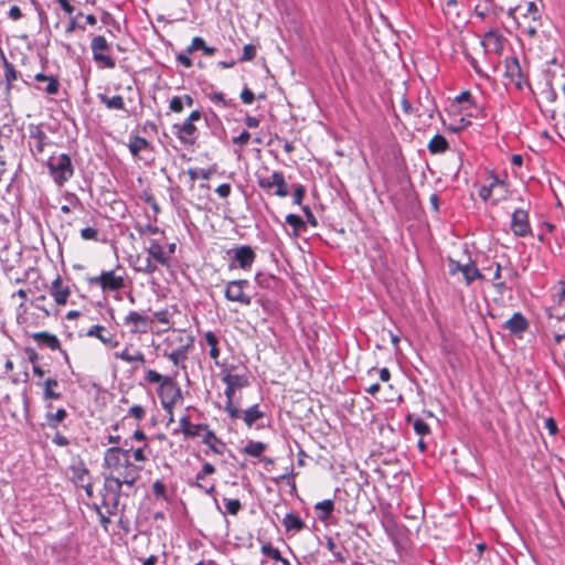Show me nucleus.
Returning <instances> with one entry per match:
<instances>
[{
	"label": "nucleus",
	"instance_id": "nucleus-1",
	"mask_svg": "<svg viewBox=\"0 0 565 565\" xmlns=\"http://www.w3.org/2000/svg\"><path fill=\"white\" fill-rule=\"evenodd\" d=\"M131 449L113 446L103 456V471L122 478L127 487H134L140 478L141 467L130 460Z\"/></svg>",
	"mask_w": 565,
	"mask_h": 565
},
{
	"label": "nucleus",
	"instance_id": "nucleus-2",
	"mask_svg": "<svg viewBox=\"0 0 565 565\" xmlns=\"http://www.w3.org/2000/svg\"><path fill=\"white\" fill-rule=\"evenodd\" d=\"M235 366H223L221 370V380L226 385L224 394L226 397L224 411L227 413L230 418H241V411L234 402L235 392L238 388H243L249 385V377L246 373L233 374L232 370Z\"/></svg>",
	"mask_w": 565,
	"mask_h": 565
},
{
	"label": "nucleus",
	"instance_id": "nucleus-3",
	"mask_svg": "<svg viewBox=\"0 0 565 565\" xmlns=\"http://www.w3.org/2000/svg\"><path fill=\"white\" fill-rule=\"evenodd\" d=\"M103 478V505L106 508L108 515H114L118 510L122 488L126 486V482L122 481V478L104 471Z\"/></svg>",
	"mask_w": 565,
	"mask_h": 565
},
{
	"label": "nucleus",
	"instance_id": "nucleus-4",
	"mask_svg": "<svg viewBox=\"0 0 565 565\" xmlns=\"http://www.w3.org/2000/svg\"><path fill=\"white\" fill-rule=\"evenodd\" d=\"M47 168L55 184L62 186L74 175L72 159L66 153L53 154L47 160Z\"/></svg>",
	"mask_w": 565,
	"mask_h": 565
},
{
	"label": "nucleus",
	"instance_id": "nucleus-5",
	"mask_svg": "<svg viewBox=\"0 0 565 565\" xmlns=\"http://www.w3.org/2000/svg\"><path fill=\"white\" fill-rule=\"evenodd\" d=\"M157 393L166 412H170V408H174V405L183 399L179 384L171 376L164 379V382L159 385Z\"/></svg>",
	"mask_w": 565,
	"mask_h": 565
},
{
	"label": "nucleus",
	"instance_id": "nucleus-6",
	"mask_svg": "<svg viewBox=\"0 0 565 565\" xmlns=\"http://www.w3.org/2000/svg\"><path fill=\"white\" fill-rule=\"evenodd\" d=\"M89 285L99 286L103 291H119L125 288V279L117 270H103L99 275L88 277Z\"/></svg>",
	"mask_w": 565,
	"mask_h": 565
},
{
	"label": "nucleus",
	"instance_id": "nucleus-7",
	"mask_svg": "<svg viewBox=\"0 0 565 565\" xmlns=\"http://www.w3.org/2000/svg\"><path fill=\"white\" fill-rule=\"evenodd\" d=\"M257 182L258 185L267 192H270L271 189L275 188L274 193L279 198H285L289 194L288 184L285 180L284 173L280 171H274L269 175L258 174Z\"/></svg>",
	"mask_w": 565,
	"mask_h": 565
},
{
	"label": "nucleus",
	"instance_id": "nucleus-8",
	"mask_svg": "<svg viewBox=\"0 0 565 565\" xmlns=\"http://www.w3.org/2000/svg\"><path fill=\"white\" fill-rule=\"evenodd\" d=\"M248 287L249 281L246 279L231 280L226 284L224 296L231 302L250 306L252 297L245 292Z\"/></svg>",
	"mask_w": 565,
	"mask_h": 565
},
{
	"label": "nucleus",
	"instance_id": "nucleus-9",
	"mask_svg": "<svg viewBox=\"0 0 565 565\" xmlns=\"http://www.w3.org/2000/svg\"><path fill=\"white\" fill-rule=\"evenodd\" d=\"M510 228L515 237L532 235L529 211L522 207L515 209L511 215Z\"/></svg>",
	"mask_w": 565,
	"mask_h": 565
},
{
	"label": "nucleus",
	"instance_id": "nucleus-10",
	"mask_svg": "<svg viewBox=\"0 0 565 565\" xmlns=\"http://www.w3.org/2000/svg\"><path fill=\"white\" fill-rule=\"evenodd\" d=\"M228 254L233 255V262L230 264V268L237 266L244 270L250 269L255 259L256 253L248 245L236 246L228 250Z\"/></svg>",
	"mask_w": 565,
	"mask_h": 565
},
{
	"label": "nucleus",
	"instance_id": "nucleus-11",
	"mask_svg": "<svg viewBox=\"0 0 565 565\" xmlns=\"http://www.w3.org/2000/svg\"><path fill=\"white\" fill-rule=\"evenodd\" d=\"M31 338L40 348H47L51 351H58L62 354L65 363L68 365L71 364L68 353L62 348L61 342L55 334L47 331H41L32 333Z\"/></svg>",
	"mask_w": 565,
	"mask_h": 565
},
{
	"label": "nucleus",
	"instance_id": "nucleus-12",
	"mask_svg": "<svg viewBox=\"0 0 565 565\" xmlns=\"http://www.w3.org/2000/svg\"><path fill=\"white\" fill-rule=\"evenodd\" d=\"M152 320L138 311H130L124 318V326L129 328V332L132 334L147 333L151 327Z\"/></svg>",
	"mask_w": 565,
	"mask_h": 565
},
{
	"label": "nucleus",
	"instance_id": "nucleus-13",
	"mask_svg": "<svg viewBox=\"0 0 565 565\" xmlns=\"http://www.w3.org/2000/svg\"><path fill=\"white\" fill-rule=\"evenodd\" d=\"M90 49L96 62H102L107 68H114L116 66L115 61L110 56L104 54V51L109 49V44L104 36H95L92 40Z\"/></svg>",
	"mask_w": 565,
	"mask_h": 565
},
{
	"label": "nucleus",
	"instance_id": "nucleus-14",
	"mask_svg": "<svg viewBox=\"0 0 565 565\" xmlns=\"http://www.w3.org/2000/svg\"><path fill=\"white\" fill-rule=\"evenodd\" d=\"M521 12V15L526 19L530 18L532 22H539L541 19L539 8L534 1H525L524 3H520L514 8H510L508 11V15L513 20H516V13Z\"/></svg>",
	"mask_w": 565,
	"mask_h": 565
},
{
	"label": "nucleus",
	"instance_id": "nucleus-15",
	"mask_svg": "<svg viewBox=\"0 0 565 565\" xmlns=\"http://www.w3.org/2000/svg\"><path fill=\"white\" fill-rule=\"evenodd\" d=\"M50 295L58 306H65L68 297L71 296V288L68 285L63 282L60 275L55 277L50 286Z\"/></svg>",
	"mask_w": 565,
	"mask_h": 565
},
{
	"label": "nucleus",
	"instance_id": "nucleus-16",
	"mask_svg": "<svg viewBox=\"0 0 565 565\" xmlns=\"http://www.w3.org/2000/svg\"><path fill=\"white\" fill-rule=\"evenodd\" d=\"M86 335L89 338H97L102 343L109 345L110 348H116L118 345L115 334L100 324L90 327L87 330Z\"/></svg>",
	"mask_w": 565,
	"mask_h": 565
},
{
	"label": "nucleus",
	"instance_id": "nucleus-17",
	"mask_svg": "<svg viewBox=\"0 0 565 565\" xmlns=\"http://www.w3.org/2000/svg\"><path fill=\"white\" fill-rule=\"evenodd\" d=\"M481 43L486 52L501 54L503 51V36L495 31L487 32Z\"/></svg>",
	"mask_w": 565,
	"mask_h": 565
},
{
	"label": "nucleus",
	"instance_id": "nucleus-18",
	"mask_svg": "<svg viewBox=\"0 0 565 565\" xmlns=\"http://www.w3.org/2000/svg\"><path fill=\"white\" fill-rule=\"evenodd\" d=\"M173 129L175 130V136L182 143L192 145L194 142V135L196 132L194 124L184 120L180 125L175 124Z\"/></svg>",
	"mask_w": 565,
	"mask_h": 565
},
{
	"label": "nucleus",
	"instance_id": "nucleus-19",
	"mask_svg": "<svg viewBox=\"0 0 565 565\" xmlns=\"http://www.w3.org/2000/svg\"><path fill=\"white\" fill-rule=\"evenodd\" d=\"M215 472V467L210 463L205 462L201 469L195 476L196 481L192 484V487L199 488L203 490L206 494L213 495L215 493V484L212 483L210 487H206L201 481L204 480V478L209 475H213Z\"/></svg>",
	"mask_w": 565,
	"mask_h": 565
},
{
	"label": "nucleus",
	"instance_id": "nucleus-20",
	"mask_svg": "<svg viewBox=\"0 0 565 565\" xmlns=\"http://www.w3.org/2000/svg\"><path fill=\"white\" fill-rule=\"evenodd\" d=\"M132 345H126L125 349L120 352H115L114 358L117 360H121L126 363H141L146 362L145 354L140 350H132Z\"/></svg>",
	"mask_w": 565,
	"mask_h": 565
},
{
	"label": "nucleus",
	"instance_id": "nucleus-21",
	"mask_svg": "<svg viewBox=\"0 0 565 565\" xmlns=\"http://www.w3.org/2000/svg\"><path fill=\"white\" fill-rule=\"evenodd\" d=\"M503 328L509 330L512 334H520L529 328V323L521 312H515L504 322Z\"/></svg>",
	"mask_w": 565,
	"mask_h": 565
},
{
	"label": "nucleus",
	"instance_id": "nucleus-22",
	"mask_svg": "<svg viewBox=\"0 0 565 565\" xmlns=\"http://www.w3.org/2000/svg\"><path fill=\"white\" fill-rule=\"evenodd\" d=\"M29 137L34 140L36 153H42L46 146L47 136L40 125H29Z\"/></svg>",
	"mask_w": 565,
	"mask_h": 565
},
{
	"label": "nucleus",
	"instance_id": "nucleus-23",
	"mask_svg": "<svg viewBox=\"0 0 565 565\" xmlns=\"http://www.w3.org/2000/svg\"><path fill=\"white\" fill-rule=\"evenodd\" d=\"M72 481L77 486H84L89 480V470L83 461L74 462L71 465Z\"/></svg>",
	"mask_w": 565,
	"mask_h": 565
},
{
	"label": "nucleus",
	"instance_id": "nucleus-24",
	"mask_svg": "<svg viewBox=\"0 0 565 565\" xmlns=\"http://www.w3.org/2000/svg\"><path fill=\"white\" fill-rule=\"evenodd\" d=\"M146 250L149 254L148 257L153 258L158 264L162 266L169 264V256L158 242L150 241L149 246L146 248Z\"/></svg>",
	"mask_w": 565,
	"mask_h": 565
},
{
	"label": "nucleus",
	"instance_id": "nucleus-25",
	"mask_svg": "<svg viewBox=\"0 0 565 565\" xmlns=\"http://www.w3.org/2000/svg\"><path fill=\"white\" fill-rule=\"evenodd\" d=\"M181 431L186 437H198L202 430H205L207 425L196 424L193 425L190 422V417L188 415L182 416L179 420Z\"/></svg>",
	"mask_w": 565,
	"mask_h": 565
},
{
	"label": "nucleus",
	"instance_id": "nucleus-26",
	"mask_svg": "<svg viewBox=\"0 0 565 565\" xmlns=\"http://www.w3.org/2000/svg\"><path fill=\"white\" fill-rule=\"evenodd\" d=\"M38 385H40V383H38ZM41 386L43 387L44 401L60 399L62 397V394L55 391V388L58 387V382L55 377L46 379Z\"/></svg>",
	"mask_w": 565,
	"mask_h": 565
},
{
	"label": "nucleus",
	"instance_id": "nucleus-27",
	"mask_svg": "<svg viewBox=\"0 0 565 565\" xmlns=\"http://www.w3.org/2000/svg\"><path fill=\"white\" fill-rule=\"evenodd\" d=\"M202 441L209 446L214 454H223L224 444L217 438L215 433L209 428V426L205 429Z\"/></svg>",
	"mask_w": 565,
	"mask_h": 565
},
{
	"label": "nucleus",
	"instance_id": "nucleus-28",
	"mask_svg": "<svg viewBox=\"0 0 565 565\" xmlns=\"http://www.w3.org/2000/svg\"><path fill=\"white\" fill-rule=\"evenodd\" d=\"M507 75L515 83L518 88H522L523 82H522V72L520 63L516 58L511 60L507 64Z\"/></svg>",
	"mask_w": 565,
	"mask_h": 565
},
{
	"label": "nucleus",
	"instance_id": "nucleus-29",
	"mask_svg": "<svg viewBox=\"0 0 565 565\" xmlns=\"http://www.w3.org/2000/svg\"><path fill=\"white\" fill-rule=\"evenodd\" d=\"M2 61L4 68L6 88L7 92H10L12 88V83L18 79L19 72L15 70L14 65L7 60V57L3 54Z\"/></svg>",
	"mask_w": 565,
	"mask_h": 565
},
{
	"label": "nucleus",
	"instance_id": "nucleus-30",
	"mask_svg": "<svg viewBox=\"0 0 565 565\" xmlns=\"http://www.w3.org/2000/svg\"><path fill=\"white\" fill-rule=\"evenodd\" d=\"M265 416L264 412H262L258 405H253L244 412H241V417L247 427H252L255 422L263 418Z\"/></svg>",
	"mask_w": 565,
	"mask_h": 565
},
{
	"label": "nucleus",
	"instance_id": "nucleus-31",
	"mask_svg": "<svg viewBox=\"0 0 565 565\" xmlns=\"http://www.w3.org/2000/svg\"><path fill=\"white\" fill-rule=\"evenodd\" d=\"M204 340L210 347V356L214 360L215 365L220 366L218 358H220V349H218V339L214 332L207 331L204 334Z\"/></svg>",
	"mask_w": 565,
	"mask_h": 565
},
{
	"label": "nucleus",
	"instance_id": "nucleus-32",
	"mask_svg": "<svg viewBox=\"0 0 565 565\" xmlns=\"http://www.w3.org/2000/svg\"><path fill=\"white\" fill-rule=\"evenodd\" d=\"M98 99L102 104H104L108 109H125V102L120 95H115L113 97H108L105 94H99Z\"/></svg>",
	"mask_w": 565,
	"mask_h": 565
},
{
	"label": "nucleus",
	"instance_id": "nucleus-33",
	"mask_svg": "<svg viewBox=\"0 0 565 565\" xmlns=\"http://www.w3.org/2000/svg\"><path fill=\"white\" fill-rule=\"evenodd\" d=\"M266 448L267 445L262 441L248 440L247 444L242 449V452L247 456L258 458L266 450Z\"/></svg>",
	"mask_w": 565,
	"mask_h": 565
},
{
	"label": "nucleus",
	"instance_id": "nucleus-34",
	"mask_svg": "<svg viewBox=\"0 0 565 565\" xmlns=\"http://www.w3.org/2000/svg\"><path fill=\"white\" fill-rule=\"evenodd\" d=\"M286 531L299 532L305 527V522L295 513H288L282 520Z\"/></svg>",
	"mask_w": 565,
	"mask_h": 565
},
{
	"label": "nucleus",
	"instance_id": "nucleus-35",
	"mask_svg": "<svg viewBox=\"0 0 565 565\" xmlns=\"http://www.w3.org/2000/svg\"><path fill=\"white\" fill-rule=\"evenodd\" d=\"M495 188L502 189V184L500 183V179L498 177L491 175L489 184L482 185L479 189V196L483 201H487L488 199H490L492 196L493 192L495 191Z\"/></svg>",
	"mask_w": 565,
	"mask_h": 565
},
{
	"label": "nucleus",
	"instance_id": "nucleus-36",
	"mask_svg": "<svg viewBox=\"0 0 565 565\" xmlns=\"http://www.w3.org/2000/svg\"><path fill=\"white\" fill-rule=\"evenodd\" d=\"M448 142L446 138L441 135H435L430 141L428 142V150L430 153H443L447 150Z\"/></svg>",
	"mask_w": 565,
	"mask_h": 565
},
{
	"label": "nucleus",
	"instance_id": "nucleus-37",
	"mask_svg": "<svg viewBox=\"0 0 565 565\" xmlns=\"http://www.w3.org/2000/svg\"><path fill=\"white\" fill-rule=\"evenodd\" d=\"M67 417V412L64 408H58L55 413L49 412L45 415L46 424L50 428L56 429L58 424Z\"/></svg>",
	"mask_w": 565,
	"mask_h": 565
},
{
	"label": "nucleus",
	"instance_id": "nucleus-38",
	"mask_svg": "<svg viewBox=\"0 0 565 565\" xmlns=\"http://www.w3.org/2000/svg\"><path fill=\"white\" fill-rule=\"evenodd\" d=\"M262 553L267 557H270L277 562H280L282 565H290V562L287 558H284L278 548L274 547L271 544H264L260 548Z\"/></svg>",
	"mask_w": 565,
	"mask_h": 565
},
{
	"label": "nucleus",
	"instance_id": "nucleus-39",
	"mask_svg": "<svg viewBox=\"0 0 565 565\" xmlns=\"http://www.w3.org/2000/svg\"><path fill=\"white\" fill-rule=\"evenodd\" d=\"M149 147V142L147 139L142 137L136 136L130 142H129V150L134 157L138 156V153Z\"/></svg>",
	"mask_w": 565,
	"mask_h": 565
},
{
	"label": "nucleus",
	"instance_id": "nucleus-40",
	"mask_svg": "<svg viewBox=\"0 0 565 565\" xmlns=\"http://www.w3.org/2000/svg\"><path fill=\"white\" fill-rule=\"evenodd\" d=\"M462 275L467 284H471L473 280L481 278L479 269L473 264H468L462 267Z\"/></svg>",
	"mask_w": 565,
	"mask_h": 565
},
{
	"label": "nucleus",
	"instance_id": "nucleus-41",
	"mask_svg": "<svg viewBox=\"0 0 565 565\" xmlns=\"http://www.w3.org/2000/svg\"><path fill=\"white\" fill-rule=\"evenodd\" d=\"M150 454L151 448L149 447L148 444H143V446L132 450V458L135 462H146L149 459Z\"/></svg>",
	"mask_w": 565,
	"mask_h": 565
},
{
	"label": "nucleus",
	"instance_id": "nucleus-42",
	"mask_svg": "<svg viewBox=\"0 0 565 565\" xmlns=\"http://www.w3.org/2000/svg\"><path fill=\"white\" fill-rule=\"evenodd\" d=\"M316 510L321 511L322 514L319 516L320 520L328 519L333 512L334 504L332 500H323L316 504Z\"/></svg>",
	"mask_w": 565,
	"mask_h": 565
},
{
	"label": "nucleus",
	"instance_id": "nucleus-43",
	"mask_svg": "<svg viewBox=\"0 0 565 565\" xmlns=\"http://www.w3.org/2000/svg\"><path fill=\"white\" fill-rule=\"evenodd\" d=\"M136 270L145 274H153L157 270V266L152 263L150 257L145 259L138 258V263L136 265Z\"/></svg>",
	"mask_w": 565,
	"mask_h": 565
},
{
	"label": "nucleus",
	"instance_id": "nucleus-44",
	"mask_svg": "<svg viewBox=\"0 0 565 565\" xmlns=\"http://www.w3.org/2000/svg\"><path fill=\"white\" fill-rule=\"evenodd\" d=\"M286 222L294 227L295 235H297L298 231L303 230L306 227L303 220L296 214H288L286 216Z\"/></svg>",
	"mask_w": 565,
	"mask_h": 565
},
{
	"label": "nucleus",
	"instance_id": "nucleus-45",
	"mask_svg": "<svg viewBox=\"0 0 565 565\" xmlns=\"http://www.w3.org/2000/svg\"><path fill=\"white\" fill-rule=\"evenodd\" d=\"M226 512L231 515H236L241 509L242 503L238 499H224Z\"/></svg>",
	"mask_w": 565,
	"mask_h": 565
},
{
	"label": "nucleus",
	"instance_id": "nucleus-46",
	"mask_svg": "<svg viewBox=\"0 0 565 565\" xmlns=\"http://www.w3.org/2000/svg\"><path fill=\"white\" fill-rule=\"evenodd\" d=\"M146 408L141 405H132L128 411V417L135 418L137 422H140L146 416Z\"/></svg>",
	"mask_w": 565,
	"mask_h": 565
},
{
	"label": "nucleus",
	"instance_id": "nucleus-47",
	"mask_svg": "<svg viewBox=\"0 0 565 565\" xmlns=\"http://www.w3.org/2000/svg\"><path fill=\"white\" fill-rule=\"evenodd\" d=\"M327 547L332 553L337 561H339L340 563H345V557L343 556L342 552L338 548L337 544L331 537L327 540Z\"/></svg>",
	"mask_w": 565,
	"mask_h": 565
},
{
	"label": "nucleus",
	"instance_id": "nucleus-48",
	"mask_svg": "<svg viewBox=\"0 0 565 565\" xmlns=\"http://www.w3.org/2000/svg\"><path fill=\"white\" fill-rule=\"evenodd\" d=\"M414 430L419 436H426L430 433L429 426L422 419L416 418L413 423Z\"/></svg>",
	"mask_w": 565,
	"mask_h": 565
},
{
	"label": "nucleus",
	"instance_id": "nucleus-49",
	"mask_svg": "<svg viewBox=\"0 0 565 565\" xmlns=\"http://www.w3.org/2000/svg\"><path fill=\"white\" fill-rule=\"evenodd\" d=\"M257 47L254 44H246L243 47V55L239 58V62H248L252 61L256 56Z\"/></svg>",
	"mask_w": 565,
	"mask_h": 565
},
{
	"label": "nucleus",
	"instance_id": "nucleus-50",
	"mask_svg": "<svg viewBox=\"0 0 565 565\" xmlns=\"http://www.w3.org/2000/svg\"><path fill=\"white\" fill-rule=\"evenodd\" d=\"M500 183L502 184L501 188H495V191L493 192L492 196L494 198L493 204L499 203L500 201H503L508 198V185L504 181L500 180Z\"/></svg>",
	"mask_w": 565,
	"mask_h": 565
},
{
	"label": "nucleus",
	"instance_id": "nucleus-51",
	"mask_svg": "<svg viewBox=\"0 0 565 565\" xmlns=\"http://www.w3.org/2000/svg\"><path fill=\"white\" fill-rule=\"evenodd\" d=\"M58 89H60V82H58L57 77L51 75V78H49V81L46 82L44 92L50 95H55L58 93Z\"/></svg>",
	"mask_w": 565,
	"mask_h": 565
},
{
	"label": "nucleus",
	"instance_id": "nucleus-52",
	"mask_svg": "<svg viewBox=\"0 0 565 565\" xmlns=\"http://www.w3.org/2000/svg\"><path fill=\"white\" fill-rule=\"evenodd\" d=\"M152 492L157 498L167 499V487L161 480L153 482Z\"/></svg>",
	"mask_w": 565,
	"mask_h": 565
},
{
	"label": "nucleus",
	"instance_id": "nucleus-53",
	"mask_svg": "<svg viewBox=\"0 0 565 565\" xmlns=\"http://www.w3.org/2000/svg\"><path fill=\"white\" fill-rule=\"evenodd\" d=\"M168 377L169 376L161 375L160 373H158L154 370H149L146 373V380L149 383H156V384H159V385H161V383L164 382V379H168Z\"/></svg>",
	"mask_w": 565,
	"mask_h": 565
},
{
	"label": "nucleus",
	"instance_id": "nucleus-54",
	"mask_svg": "<svg viewBox=\"0 0 565 565\" xmlns=\"http://www.w3.org/2000/svg\"><path fill=\"white\" fill-rule=\"evenodd\" d=\"M205 44V41L201 36H195L192 39L191 44L186 47V53L191 54L198 50H202Z\"/></svg>",
	"mask_w": 565,
	"mask_h": 565
},
{
	"label": "nucleus",
	"instance_id": "nucleus-55",
	"mask_svg": "<svg viewBox=\"0 0 565 565\" xmlns=\"http://www.w3.org/2000/svg\"><path fill=\"white\" fill-rule=\"evenodd\" d=\"M188 175L191 181L196 180L198 178H202L203 180H209L211 177V172L209 170H201L200 172L196 169H189Z\"/></svg>",
	"mask_w": 565,
	"mask_h": 565
},
{
	"label": "nucleus",
	"instance_id": "nucleus-56",
	"mask_svg": "<svg viewBox=\"0 0 565 565\" xmlns=\"http://www.w3.org/2000/svg\"><path fill=\"white\" fill-rule=\"evenodd\" d=\"M169 108L171 111L173 113H182L183 111V102L181 99L180 96H173L171 99H170V103H169Z\"/></svg>",
	"mask_w": 565,
	"mask_h": 565
},
{
	"label": "nucleus",
	"instance_id": "nucleus-57",
	"mask_svg": "<svg viewBox=\"0 0 565 565\" xmlns=\"http://www.w3.org/2000/svg\"><path fill=\"white\" fill-rule=\"evenodd\" d=\"M98 231L94 227H85L81 231V237L85 241H96Z\"/></svg>",
	"mask_w": 565,
	"mask_h": 565
},
{
	"label": "nucleus",
	"instance_id": "nucleus-58",
	"mask_svg": "<svg viewBox=\"0 0 565 565\" xmlns=\"http://www.w3.org/2000/svg\"><path fill=\"white\" fill-rule=\"evenodd\" d=\"M168 358L174 365H179V363L185 359V352L182 349H178L169 353Z\"/></svg>",
	"mask_w": 565,
	"mask_h": 565
},
{
	"label": "nucleus",
	"instance_id": "nucleus-59",
	"mask_svg": "<svg viewBox=\"0 0 565 565\" xmlns=\"http://www.w3.org/2000/svg\"><path fill=\"white\" fill-rule=\"evenodd\" d=\"M241 99L244 104L250 105L255 100V95L248 87H245L241 93Z\"/></svg>",
	"mask_w": 565,
	"mask_h": 565
},
{
	"label": "nucleus",
	"instance_id": "nucleus-60",
	"mask_svg": "<svg viewBox=\"0 0 565 565\" xmlns=\"http://www.w3.org/2000/svg\"><path fill=\"white\" fill-rule=\"evenodd\" d=\"M250 139V134L246 130L242 131L237 137L233 138V143L238 146H245Z\"/></svg>",
	"mask_w": 565,
	"mask_h": 565
},
{
	"label": "nucleus",
	"instance_id": "nucleus-61",
	"mask_svg": "<svg viewBox=\"0 0 565 565\" xmlns=\"http://www.w3.org/2000/svg\"><path fill=\"white\" fill-rule=\"evenodd\" d=\"M210 99L213 102V103H220L222 104L224 107H228L231 106L232 104L230 102H227L224 97V94L222 92H215L213 94L210 95Z\"/></svg>",
	"mask_w": 565,
	"mask_h": 565
},
{
	"label": "nucleus",
	"instance_id": "nucleus-62",
	"mask_svg": "<svg viewBox=\"0 0 565 565\" xmlns=\"http://www.w3.org/2000/svg\"><path fill=\"white\" fill-rule=\"evenodd\" d=\"M305 194H306V189L303 185H298L296 189H295V192H294V203L295 204H301L303 198H305Z\"/></svg>",
	"mask_w": 565,
	"mask_h": 565
},
{
	"label": "nucleus",
	"instance_id": "nucleus-63",
	"mask_svg": "<svg viewBox=\"0 0 565 565\" xmlns=\"http://www.w3.org/2000/svg\"><path fill=\"white\" fill-rule=\"evenodd\" d=\"M56 2L68 17H73L75 8L71 4L70 0H56Z\"/></svg>",
	"mask_w": 565,
	"mask_h": 565
},
{
	"label": "nucleus",
	"instance_id": "nucleus-64",
	"mask_svg": "<svg viewBox=\"0 0 565 565\" xmlns=\"http://www.w3.org/2000/svg\"><path fill=\"white\" fill-rule=\"evenodd\" d=\"M215 192L221 198H227L231 194V185L228 183H222L215 189Z\"/></svg>",
	"mask_w": 565,
	"mask_h": 565
}]
</instances>
